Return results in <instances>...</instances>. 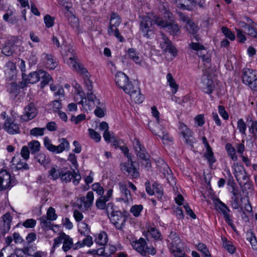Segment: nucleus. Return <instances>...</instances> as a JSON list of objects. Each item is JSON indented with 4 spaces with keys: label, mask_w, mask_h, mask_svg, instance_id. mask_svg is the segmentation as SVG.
Returning <instances> with one entry per match:
<instances>
[{
    "label": "nucleus",
    "mask_w": 257,
    "mask_h": 257,
    "mask_svg": "<svg viewBox=\"0 0 257 257\" xmlns=\"http://www.w3.org/2000/svg\"><path fill=\"white\" fill-rule=\"evenodd\" d=\"M22 76L25 86H26L28 83H36L41 79L42 81L40 83V87L41 88H44L47 85L52 79L51 75L42 70L31 72L28 75L25 73H23Z\"/></svg>",
    "instance_id": "f257e3e1"
},
{
    "label": "nucleus",
    "mask_w": 257,
    "mask_h": 257,
    "mask_svg": "<svg viewBox=\"0 0 257 257\" xmlns=\"http://www.w3.org/2000/svg\"><path fill=\"white\" fill-rule=\"evenodd\" d=\"M61 53L63 55L68 57V64L72 69L79 73L84 74L87 72V69L77 62L75 51L70 46H65Z\"/></svg>",
    "instance_id": "f03ea898"
},
{
    "label": "nucleus",
    "mask_w": 257,
    "mask_h": 257,
    "mask_svg": "<svg viewBox=\"0 0 257 257\" xmlns=\"http://www.w3.org/2000/svg\"><path fill=\"white\" fill-rule=\"evenodd\" d=\"M158 17H154L151 19L148 16H143L140 24V30L142 33L143 36L147 38H151L154 34L155 25H157V20Z\"/></svg>",
    "instance_id": "7ed1b4c3"
},
{
    "label": "nucleus",
    "mask_w": 257,
    "mask_h": 257,
    "mask_svg": "<svg viewBox=\"0 0 257 257\" xmlns=\"http://www.w3.org/2000/svg\"><path fill=\"white\" fill-rule=\"evenodd\" d=\"M123 91L129 94L132 98L136 103H141L144 100V97L141 93L140 89L138 86V83H134L129 81L124 87L122 88Z\"/></svg>",
    "instance_id": "20e7f679"
},
{
    "label": "nucleus",
    "mask_w": 257,
    "mask_h": 257,
    "mask_svg": "<svg viewBox=\"0 0 257 257\" xmlns=\"http://www.w3.org/2000/svg\"><path fill=\"white\" fill-rule=\"evenodd\" d=\"M242 81L243 83L248 86L252 90L257 91V71L248 68L244 69L242 71Z\"/></svg>",
    "instance_id": "39448f33"
},
{
    "label": "nucleus",
    "mask_w": 257,
    "mask_h": 257,
    "mask_svg": "<svg viewBox=\"0 0 257 257\" xmlns=\"http://www.w3.org/2000/svg\"><path fill=\"white\" fill-rule=\"evenodd\" d=\"M168 16L169 18L168 21H164L162 18H158V20H157V26L166 28L170 35L174 36H176L180 31L179 26L173 20L172 14H168Z\"/></svg>",
    "instance_id": "423d86ee"
},
{
    "label": "nucleus",
    "mask_w": 257,
    "mask_h": 257,
    "mask_svg": "<svg viewBox=\"0 0 257 257\" xmlns=\"http://www.w3.org/2000/svg\"><path fill=\"white\" fill-rule=\"evenodd\" d=\"M132 246L143 256H146L147 254L154 255L156 253L155 247L152 246H148L146 241L142 237L134 241Z\"/></svg>",
    "instance_id": "0eeeda50"
},
{
    "label": "nucleus",
    "mask_w": 257,
    "mask_h": 257,
    "mask_svg": "<svg viewBox=\"0 0 257 257\" xmlns=\"http://www.w3.org/2000/svg\"><path fill=\"white\" fill-rule=\"evenodd\" d=\"M59 142L60 144L58 146H56L51 143L48 137H46L44 139V145L48 150L57 154L62 153L66 149H69V143L66 139H61Z\"/></svg>",
    "instance_id": "6e6552de"
},
{
    "label": "nucleus",
    "mask_w": 257,
    "mask_h": 257,
    "mask_svg": "<svg viewBox=\"0 0 257 257\" xmlns=\"http://www.w3.org/2000/svg\"><path fill=\"white\" fill-rule=\"evenodd\" d=\"M17 183L16 178L6 170L0 171V191L11 188Z\"/></svg>",
    "instance_id": "1a4fd4ad"
},
{
    "label": "nucleus",
    "mask_w": 257,
    "mask_h": 257,
    "mask_svg": "<svg viewBox=\"0 0 257 257\" xmlns=\"http://www.w3.org/2000/svg\"><path fill=\"white\" fill-rule=\"evenodd\" d=\"M215 206L216 209L222 214L225 222L231 227L234 231L236 232L237 230L233 224L232 216L229 214L230 210L228 207L219 199L216 200Z\"/></svg>",
    "instance_id": "9d476101"
},
{
    "label": "nucleus",
    "mask_w": 257,
    "mask_h": 257,
    "mask_svg": "<svg viewBox=\"0 0 257 257\" xmlns=\"http://www.w3.org/2000/svg\"><path fill=\"white\" fill-rule=\"evenodd\" d=\"M160 46L163 51L165 52H169L174 57L177 55V50L168 39V38L163 33L161 34Z\"/></svg>",
    "instance_id": "9b49d317"
},
{
    "label": "nucleus",
    "mask_w": 257,
    "mask_h": 257,
    "mask_svg": "<svg viewBox=\"0 0 257 257\" xmlns=\"http://www.w3.org/2000/svg\"><path fill=\"white\" fill-rule=\"evenodd\" d=\"M111 222L114 225L115 227L119 230H122L124 227L126 217L120 211H112L110 216H109Z\"/></svg>",
    "instance_id": "f8f14e48"
},
{
    "label": "nucleus",
    "mask_w": 257,
    "mask_h": 257,
    "mask_svg": "<svg viewBox=\"0 0 257 257\" xmlns=\"http://www.w3.org/2000/svg\"><path fill=\"white\" fill-rule=\"evenodd\" d=\"M38 110L35 104L33 102H29L25 107L23 114L21 116L20 119L23 121H28L36 116Z\"/></svg>",
    "instance_id": "ddd939ff"
},
{
    "label": "nucleus",
    "mask_w": 257,
    "mask_h": 257,
    "mask_svg": "<svg viewBox=\"0 0 257 257\" xmlns=\"http://www.w3.org/2000/svg\"><path fill=\"white\" fill-rule=\"evenodd\" d=\"M154 126L160 128V131H157L153 127L150 126V130L155 135L158 136L163 141L164 144H168L173 141V138L171 137L168 133L166 131L165 128L163 127L160 123L156 122Z\"/></svg>",
    "instance_id": "4468645a"
},
{
    "label": "nucleus",
    "mask_w": 257,
    "mask_h": 257,
    "mask_svg": "<svg viewBox=\"0 0 257 257\" xmlns=\"http://www.w3.org/2000/svg\"><path fill=\"white\" fill-rule=\"evenodd\" d=\"M202 91L206 94L211 95L215 89V84L209 76H204L202 77V82L200 86Z\"/></svg>",
    "instance_id": "2eb2a0df"
},
{
    "label": "nucleus",
    "mask_w": 257,
    "mask_h": 257,
    "mask_svg": "<svg viewBox=\"0 0 257 257\" xmlns=\"http://www.w3.org/2000/svg\"><path fill=\"white\" fill-rule=\"evenodd\" d=\"M4 130L10 135L20 134L21 132L20 125L16 122L10 117H8L4 125Z\"/></svg>",
    "instance_id": "dca6fc26"
},
{
    "label": "nucleus",
    "mask_w": 257,
    "mask_h": 257,
    "mask_svg": "<svg viewBox=\"0 0 257 257\" xmlns=\"http://www.w3.org/2000/svg\"><path fill=\"white\" fill-rule=\"evenodd\" d=\"M87 102L83 103L82 105L83 107L86 110H91L95 105V101L97 105H100V102L99 99H97L96 96L93 93L92 91H88L87 92V96L86 97Z\"/></svg>",
    "instance_id": "f3484780"
},
{
    "label": "nucleus",
    "mask_w": 257,
    "mask_h": 257,
    "mask_svg": "<svg viewBox=\"0 0 257 257\" xmlns=\"http://www.w3.org/2000/svg\"><path fill=\"white\" fill-rule=\"evenodd\" d=\"M130 164L129 163H124L121 165V169L125 171L133 178H137L139 177V173L137 170L134 165V162L131 159Z\"/></svg>",
    "instance_id": "a211bd4d"
},
{
    "label": "nucleus",
    "mask_w": 257,
    "mask_h": 257,
    "mask_svg": "<svg viewBox=\"0 0 257 257\" xmlns=\"http://www.w3.org/2000/svg\"><path fill=\"white\" fill-rule=\"evenodd\" d=\"M129 81L128 77L123 72H118L115 74V82L120 88L122 89Z\"/></svg>",
    "instance_id": "6ab92c4d"
},
{
    "label": "nucleus",
    "mask_w": 257,
    "mask_h": 257,
    "mask_svg": "<svg viewBox=\"0 0 257 257\" xmlns=\"http://www.w3.org/2000/svg\"><path fill=\"white\" fill-rule=\"evenodd\" d=\"M5 73L7 79H13L16 75V69L15 64L11 62H8L5 66Z\"/></svg>",
    "instance_id": "aec40b11"
},
{
    "label": "nucleus",
    "mask_w": 257,
    "mask_h": 257,
    "mask_svg": "<svg viewBox=\"0 0 257 257\" xmlns=\"http://www.w3.org/2000/svg\"><path fill=\"white\" fill-rule=\"evenodd\" d=\"M44 58L46 60V66L50 69H55L58 65L57 59L53 55L49 54L43 53Z\"/></svg>",
    "instance_id": "412c9836"
},
{
    "label": "nucleus",
    "mask_w": 257,
    "mask_h": 257,
    "mask_svg": "<svg viewBox=\"0 0 257 257\" xmlns=\"http://www.w3.org/2000/svg\"><path fill=\"white\" fill-rule=\"evenodd\" d=\"M119 186L120 192L124 196L123 198H119V199L123 200L125 203H128L130 200L132 201V198L131 192L127 188L126 185L122 183H119Z\"/></svg>",
    "instance_id": "4be33fe9"
},
{
    "label": "nucleus",
    "mask_w": 257,
    "mask_h": 257,
    "mask_svg": "<svg viewBox=\"0 0 257 257\" xmlns=\"http://www.w3.org/2000/svg\"><path fill=\"white\" fill-rule=\"evenodd\" d=\"M2 218L3 220V232L5 233L8 232L11 228V223L12 220V217L11 213L8 212L4 214Z\"/></svg>",
    "instance_id": "5701e85b"
},
{
    "label": "nucleus",
    "mask_w": 257,
    "mask_h": 257,
    "mask_svg": "<svg viewBox=\"0 0 257 257\" xmlns=\"http://www.w3.org/2000/svg\"><path fill=\"white\" fill-rule=\"evenodd\" d=\"M14 46L15 45L13 42L8 41L3 47L2 53L7 56H11L15 51Z\"/></svg>",
    "instance_id": "b1692460"
},
{
    "label": "nucleus",
    "mask_w": 257,
    "mask_h": 257,
    "mask_svg": "<svg viewBox=\"0 0 257 257\" xmlns=\"http://www.w3.org/2000/svg\"><path fill=\"white\" fill-rule=\"evenodd\" d=\"M234 170V175L236 180L239 182L240 176L243 174H245L246 171L243 166L239 163H234L233 165Z\"/></svg>",
    "instance_id": "393cba45"
},
{
    "label": "nucleus",
    "mask_w": 257,
    "mask_h": 257,
    "mask_svg": "<svg viewBox=\"0 0 257 257\" xmlns=\"http://www.w3.org/2000/svg\"><path fill=\"white\" fill-rule=\"evenodd\" d=\"M181 134L183 138L185 139L186 143L190 146H193L195 139L192 136L191 131L189 129L186 128L184 130L182 131Z\"/></svg>",
    "instance_id": "a878e982"
},
{
    "label": "nucleus",
    "mask_w": 257,
    "mask_h": 257,
    "mask_svg": "<svg viewBox=\"0 0 257 257\" xmlns=\"http://www.w3.org/2000/svg\"><path fill=\"white\" fill-rule=\"evenodd\" d=\"M163 170V174L165 177H166L168 180V183L171 185H173L174 184H175L176 183L175 178L173 177L172 171L170 170L169 166L166 164L165 165Z\"/></svg>",
    "instance_id": "bb28decb"
},
{
    "label": "nucleus",
    "mask_w": 257,
    "mask_h": 257,
    "mask_svg": "<svg viewBox=\"0 0 257 257\" xmlns=\"http://www.w3.org/2000/svg\"><path fill=\"white\" fill-rule=\"evenodd\" d=\"M57 165L53 166L51 169L48 171L49 177L50 179L56 180L58 178H60L62 171L57 168Z\"/></svg>",
    "instance_id": "cd10ccee"
},
{
    "label": "nucleus",
    "mask_w": 257,
    "mask_h": 257,
    "mask_svg": "<svg viewBox=\"0 0 257 257\" xmlns=\"http://www.w3.org/2000/svg\"><path fill=\"white\" fill-rule=\"evenodd\" d=\"M225 150L227 155L232 160L236 161L237 160L238 157L236 155V151L234 147L230 143H227L225 145Z\"/></svg>",
    "instance_id": "c85d7f7f"
},
{
    "label": "nucleus",
    "mask_w": 257,
    "mask_h": 257,
    "mask_svg": "<svg viewBox=\"0 0 257 257\" xmlns=\"http://www.w3.org/2000/svg\"><path fill=\"white\" fill-rule=\"evenodd\" d=\"M108 241L107 234L104 232H101L95 239L96 243L102 246L105 245Z\"/></svg>",
    "instance_id": "c756f323"
},
{
    "label": "nucleus",
    "mask_w": 257,
    "mask_h": 257,
    "mask_svg": "<svg viewBox=\"0 0 257 257\" xmlns=\"http://www.w3.org/2000/svg\"><path fill=\"white\" fill-rule=\"evenodd\" d=\"M65 237L63 241V244L62 249L64 251L67 252L73 246V239L69 235L64 234L63 235Z\"/></svg>",
    "instance_id": "7c9ffc66"
},
{
    "label": "nucleus",
    "mask_w": 257,
    "mask_h": 257,
    "mask_svg": "<svg viewBox=\"0 0 257 257\" xmlns=\"http://www.w3.org/2000/svg\"><path fill=\"white\" fill-rule=\"evenodd\" d=\"M166 78L167 82L169 83L170 86L172 88V93H176L178 89V85L175 82L172 75L170 73H168L166 76Z\"/></svg>",
    "instance_id": "2f4dec72"
},
{
    "label": "nucleus",
    "mask_w": 257,
    "mask_h": 257,
    "mask_svg": "<svg viewBox=\"0 0 257 257\" xmlns=\"http://www.w3.org/2000/svg\"><path fill=\"white\" fill-rule=\"evenodd\" d=\"M203 157L207 160V162L210 165H212L216 161L211 148L206 149Z\"/></svg>",
    "instance_id": "473e14b6"
},
{
    "label": "nucleus",
    "mask_w": 257,
    "mask_h": 257,
    "mask_svg": "<svg viewBox=\"0 0 257 257\" xmlns=\"http://www.w3.org/2000/svg\"><path fill=\"white\" fill-rule=\"evenodd\" d=\"M168 237L171 240V246L175 247V245H179L181 243V240L179 235L175 231H171Z\"/></svg>",
    "instance_id": "72a5a7b5"
},
{
    "label": "nucleus",
    "mask_w": 257,
    "mask_h": 257,
    "mask_svg": "<svg viewBox=\"0 0 257 257\" xmlns=\"http://www.w3.org/2000/svg\"><path fill=\"white\" fill-rule=\"evenodd\" d=\"M13 165H15L17 170H28L29 169V165L24 161H17L15 158L12 160Z\"/></svg>",
    "instance_id": "f704fd0d"
},
{
    "label": "nucleus",
    "mask_w": 257,
    "mask_h": 257,
    "mask_svg": "<svg viewBox=\"0 0 257 257\" xmlns=\"http://www.w3.org/2000/svg\"><path fill=\"white\" fill-rule=\"evenodd\" d=\"M94 199L93 193L92 191H89L85 198L83 199V203L85 208H89L92 204Z\"/></svg>",
    "instance_id": "c9c22d12"
},
{
    "label": "nucleus",
    "mask_w": 257,
    "mask_h": 257,
    "mask_svg": "<svg viewBox=\"0 0 257 257\" xmlns=\"http://www.w3.org/2000/svg\"><path fill=\"white\" fill-rule=\"evenodd\" d=\"M41 221V227L45 230L52 229V224L50 221H48L47 218L45 216H43L40 219Z\"/></svg>",
    "instance_id": "e433bc0d"
},
{
    "label": "nucleus",
    "mask_w": 257,
    "mask_h": 257,
    "mask_svg": "<svg viewBox=\"0 0 257 257\" xmlns=\"http://www.w3.org/2000/svg\"><path fill=\"white\" fill-rule=\"evenodd\" d=\"M223 246L229 253H234L235 251V248L232 244V242L228 241L226 238H222Z\"/></svg>",
    "instance_id": "4c0bfd02"
},
{
    "label": "nucleus",
    "mask_w": 257,
    "mask_h": 257,
    "mask_svg": "<svg viewBox=\"0 0 257 257\" xmlns=\"http://www.w3.org/2000/svg\"><path fill=\"white\" fill-rule=\"evenodd\" d=\"M235 31L236 32V38L238 42L242 44L244 43L247 40L245 36L246 33H244L242 30L240 29L235 28Z\"/></svg>",
    "instance_id": "58836bf2"
},
{
    "label": "nucleus",
    "mask_w": 257,
    "mask_h": 257,
    "mask_svg": "<svg viewBox=\"0 0 257 257\" xmlns=\"http://www.w3.org/2000/svg\"><path fill=\"white\" fill-rule=\"evenodd\" d=\"M28 147L32 154L38 152L40 148V144L38 141H32L29 143Z\"/></svg>",
    "instance_id": "ea45409f"
},
{
    "label": "nucleus",
    "mask_w": 257,
    "mask_h": 257,
    "mask_svg": "<svg viewBox=\"0 0 257 257\" xmlns=\"http://www.w3.org/2000/svg\"><path fill=\"white\" fill-rule=\"evenodd\" d=\"M108 201V199L104 198L103 196L99 197L96 201V207L100 210H105L106 208V203Z\"/></svg>",
    "instance_id": "a19ab883"
},
{
    "label": "nucleus",
    "mask_w": 257,
    "mask_h": 257,
    "mask_svg": "<svg viewBox=\"0 0 257 257\" xmlns=\"http://www.w3.org/2000/svg\"><path fill=\"white\" fill-rule=\"evenodd\" d=\"M181 3L180 8L183 10H189L190 7L195 5V2L194 0H179Z\"/></svg>",
    "instance_id": "79ce46f5"
},
{
    "label": "nucleus",
    "mask_w": 257,
    "mask_h": 257,
    "mask_svg": "<svg viewBox=\"0 0 257 257\" xmlns=\"http://www.w3.org/2000/svg\"><path fill=\"white\" fill-rule=\"evenodd\" d=\"M170 249L175 257H185V256L184 251L179 247V245H175V247L171 246Z\"/></svg>",
    "instance_id": "37998d69"
},
{
    "label": "nucleus",
    "mask_w": 257,
    "mask_h": 257,
    "mask_svg": "<svg viewBox=\"0 0 257 257\" xmlns=\"http://www.w3.org/2000/svg\"><path fill=\"white\" fill-rule=\"evenodd\" d=\"M143 209V206L141 204L133 205L130 209V212L135 217H139Z\"/></svg>",
    "instance_id": "c03bdc74"
},
{
    "label": "nucleus",
    "mask_w": 257,
    "mask_h": 257,
    "mask_svg": "<svg viewBox=\"0 0 257 257\" xmlns=\"http://www.w3.org/2000/svg\"><path fill=\"white\" fill-rule=\"evenodd\" d=\"M78 231L81 235H87L90 232V229L87 224L84 222H81L79 225Z\"/></svg>",
    "instance_id": "a18cd8bd"
},
{
    "label": "nucleus",
    "mask_w": 257,
    "mask_h": 257,
    "mask_svg": "<svg viewBox=\"0 0 257 257\" xmlns=\"http://www.w3.org/2000/svg\"><path fill=\"white\" fill-rule=\"evenodd\" d=\"M35 158L37 161L41 165H44L45 164H47L49 162V158L46 159L45 154L42 153L38 154L35 156Z\"/></svg>",
    "instance_id": "49530a36"
},
{
    "label": "nucleus",
    "mask_w": 257,
    "mask_h": 257,
    "mask_svg": "<svg viewBox=\"0 0 257 257\" xmlns=\"http://www.w3.org/2000/svg\"><path fill=\"white\" fill-rule=\"evenodd\" d=\"M250 126L249 127V132L251 134L254 139H257V120L250 119Z\"/></svg>",
    "instance_id": "de8ad7c7"
},
{
    "label": "nucleus",
    "mask_w": 257,
    "mask_h": 257,
    "mask_svg": "<svg viewBox=\"0 0 257 257\" xmlns=\"http://www.w3.org/2000/svg\"><path fill=\"white\" fill-rule=\"evenodd\" d=\"M60 178L63 182L66 183L69 182L73 178V174L70 171H62Z\"/></svg>",
    "instance_id": "09e8293b"
},
{
    "label": "nucleus",
    "mask_w": 257,
    "mask_h": 257,
    "mask_svg": "<svg viewBox=\"0 0 257 257\" xmlns=\"http://www.w3.org/2000/svg\"><path fill=\"white\" fill-rule=\"evenodd\" d=\"M45 130V127H34L30 130V134L34 137L42 136Z\"/></svg>",
    "instance_id": "8fccbe9b"
},
{
    "label": "nucleus",
    "mask_w": 257,
    "mask_h": 257,
    "mask_svg": "<svg viewBox=\"0 0 257 257\" xmlns=\"http://www.w3.org/2000/svg\"><path fill=\"white\" fill-rule=\"evenodd\" d=\"M77 96H78L80 99V100L78 101V104L83 105L84 102H87V100L85 93L83 91L82 89L80 87L79 85H78Z\"/></svg>",
    "instance_id": "3c124183"
},
{
    "label": "nucleus",
    "mask_w": 257,
    "mask_h": 257,
    "mask_svg": "<svg viewBox=\"0 0 257 257\" xmlns=\"http://www.w3.org/2000/svg\"><path fill=\"white\" fill-rule=\"evenodd\" d=\"M114 20L115 22L112 24L113 26H114V27H118L121 22V18L117 13L112 12L111 14L110 23H112V22Z\"/></svg>",
    "instance_id": "603ef678"
},
{
    "label": "nucleus",
    "mask_w": 257,
    "mask_h": 257,
    "mask_svg": "<svg viewBox=\"0 0 257 257\" xmlns=\"http://www.w3.org/2000/svg\"><path fill=\"white\" fill-rule=\"evenodd\" d=\"M8 91L15 97L19 93V86L15 83H11Z\"/></svg>",
    "instance_id": "864d4df0"
},
{
    "label": "nucleus",
    "mask_w": 257,
    "mask_h": 257,
    "mask_svg": "<svg viewBox=\"0 0 257 257\" xmlns=\"http://www.w3.org/2000/svg\"><path fill=\"white\" fill-rule=\"evenodd\" d=\"M221 31L225 36L231 41L235 40V35L228 28L226 27H222L221 28Z\"/></svg>",
    "instance_id": "5fc2aeb1"
},
{
    "label": "nucleus",
    "mask_w": 257,
    "mask_h": 257,
    "mask_svg": "<svg viewBox=\"0 0 257 257\" xmlns=\"http://www.w3.org/2000/svg\"><path fill=\"white\" fill-rule=\"evenodd\" d=\"M88 71L86 73L82 74L84 75L83 79L85 85L86 87V89L88 91H92L93 86L92 85V82L90 81L89 77L88 75ZM82 74V73H80Z\"/></svg>",
    "instance_id": "6e6d98bb"
},
{
    "label": "nucleus",
    "mask_w": 257,
    "mask_h": 257,
    "mask_svg": "<svg viewBox=\"0 0 257 257\" xmlns=\"http://www.w3.org/2000/svg\"><path fill=\"white\" fill-rule=\"evenodd\" d=\"M135 152L137 156L141 160L146 159V157H147L148 155H149L147 152L144 146L139 148V149H138L137 151H135Z\"/></svg>",
    "instance_id": "4d7b16f0"
},
{
    "label": "nucleus",
    "mask_w": 257,
    "mask_h": 257,
    "mask_svg": "<svg viewBox=\"0 0 257 257\" xmlns=\"http://www.w3.org/2000/svg\"><path fill=\"white\" fill-rule=\"evenodd\" d=\"M186 27L190 33L196 34L198 32V28L197 26L191 21L188 22Z\"/></svg>",
    "instance_id": "13d9d810"
},
{
    "label": "nucleus",
    "mask_w": 257,
    "mask_h": 257,
    "mask_svg": "<svg viewBox=\"0 0 257 257\" xmlns=\"http://www.w3.org/2000/svg\"><path fill=\"white\" fill-rule=\"evenodd\" d=\"M254 26L249 25L246 29V34L253 38L257 39V29Z\"/></svg>",
    "instance_id": "bf43d9fd"
},
{
    "label": "nucleus",
    "mask_w": 257,
    "mask_h": 257,
    "mask_svg": "<svg viewBox=\"0 0 257 257\" xmlns=\"http://www.w3.org/2000/svg\"><path fill=\"white\" fill-rule=\"evenodd\" d=\"M198 249L202 253L203 257H207L210 254L206 245L202 243H199Z\"/></svg>",
    "instance_id": "052dcab7"
},
{
    "label": "nucleus",
    "mask_w": 257,
    "mask_h": 257,
    "mask_svg": "<svg viewBox=\"0 0 257 257\" xmlns=\"http://www.w3.org/2000/svg\"><path fill=\"white\" fill-rule=\"evenodd\" d=\"M46 217L49 220H55L57 218V215L55 213V210L54 208L50 207L47 210Z\"/></svg>",
    "instance_id": "680f3d73"
},
{
    "label": "nucleus",
    "mask_w": 257,
    "mask_h": 257,
    "mask_svg": "<svg viewBox=\"0 0 257 257\" xmlns=\"http://www.w3.org/2000/svg\"><path fill=\"white\" fill-rule=\"evenodd\" d=\"M36 250V246H33L32 245L27 244V245L23 248V252L24 254L29 256L33 255V253Z\"/></svg>",
    "instance_id": "e2e57ef3"
},
{
    "label": "nucleus",
    "mask_w": 257,
    "mask_h": 257,
    "mask_svg": "<svg viewBox=\"0 0 257 257\" xmlns=\"http://www.w3.org/2000/svg\"><path fill=\"white\" fill-rule=\"evenodd\" d=\"M149 232L152 237L155 240H161L162 235L161 233L155 227H151L149 230Z\"/></svg>",
    "instance_id": "0e129e2a"
},
{
    "label": "nucleus",
    "mask_w": 257,
    "mask_h": 257,
    "mask_svg": "<svg viewBox=\"0 0 257 257\" xmlns=\"http://www.w3.org/2000/svg\"><path fill=\"white\" fill-rule=\"evenodd\" d=\"M44 21L46 27L51 28L54 25V18L47 15L44 18Z\"/></svg>",
    "instance_id": "69168bd1"
},
{
    "label": "nucleus",
    "mask_w": 257,
    "mask_h": 257,
    "mask_svg": "<svg viewBox=\"0 0 257 257\" xmlns=\"http://www.w3.org/2000/svg\"><path fill=\"white\" fill-rule=\"evenodd\" d=\"M237 128L240 133L245 134V131L246 129V125L244 120L240 118L237 121Z\"/></svg>",
    "instance_id": "338daca9"
},
{
    "label": "nucleus",
    "mask_w": 257,
    "mask_h": 257,
    "mask_svg": "<svg viewBox=\"0 0 257 257\" xmlns=\"http://www.w3.org/2000/svg\"><path fill=\"white\" fill-rule=\"evenodd\" d=\"M88 131L91 139L95 140L96 142H98L100 141L101 136L98 133L92 128H89Z\"/></svg>",
    "instance_id": "774afa93"
}]
</instances>
